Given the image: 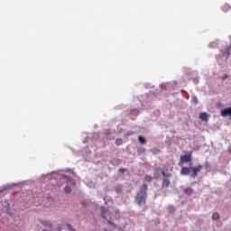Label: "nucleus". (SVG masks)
<instances>
[{
    "label": "nucleus",
    "instance_id": "6",
    "mask_svg": "<svg viewBox=\"0 0 231 231\" xmlns=\"http://www.w3.org/2000/svg\"><path fill=\"white\" fill-rule=\"evenodd\" d=\"M110 165H113V167H118V165H122V160L118 158H112L109 161Z\"/></svg>",
    "mask_w": 231,
    "mask_h": 231
},
{
    "label": "nucleus",
    "instance_id": "30",
    "mask_svg": "<svg viewBox=\"0 0 231 231\" xmlns=\"http://www.w3.org/2000/svg\"><path fill=\"white\" fill-rule=\"evenodd\" d=\"M133 134H134V132L133 131H128L125 134V136H133Z\"/></svg>",
    "mask_w": 231,
    "mask_h": 231
},
{
    "label": "nucleus",
    "instance_id": "28",
    "mask_svg": "<svg viewBox=\"0 0 231 231\" xmlns=\"http://www.w3.org/2000/svg\"><path fill=\"white\" fill-rule=\"evenodd\" d=\"M168 208H169V211L171 213L176 212V208H174V206H170Z\"/></svg>",
    "mask_w": 231,
    "mask_h": 231
},
{
    "label": "nucleus",
    "instance_id": "14",
    "mask_svg": "<svg viewBox=\"0 0 231 231\" xmlns=\"http://www.w3.org/2000/svg\"><path fill=\"white\" fill-rule=\"evenodd\" d=\"M162 174L163 176L162 180H169V178H171V176H172V174H171V172L165 171H162Z\"/></svg>",
    "mask_w": 231,
    "mask_h": 231
},
{
    "label": "nucleus",
    "instance_id": "5",
    "mask_svg": "<svg viewBox=\"0 0 231 231\" xmlns=\"http://www.w3.org/2000/svg\"><path fill=\"white\" fill-rule=\"evenodd\" d=\"M189 162H192L191 152H188L180 156V163H189Z\"/></svg>",
    "mask_w": 231,
    "mask_h": 231
},
{
    "label": "nucleus",
    "instance_id": "34",
    "mask_svg": "<svg viewBox=\"0 0 231 231\" xmlns=\"http://www.w3.org/2000/svg\"><path fill=\"white\" fill-rule=\"evenodd\" d=\"M108 225H112L113 226H115V224H113V222H111V220L107 221Z\"/></svg>",
    "mask_w": 231,
    "mask_h": 231
},
{
    "label": "nucleus",
    "instance_id": "7",
    "mask_svg": "<svg viewBox=\"0 0 231 231\" xmlns=\"http://www.w3.org/2000/svg\"><path fill=\"white\" fill-rule=\"evenodd\" d=\"M61 178H63V180H66L67 185H72V186H74L75 183H76V182H75V180H74L73 178L68 176V175L62 174V175H61Z\"/></svg>",
    "mask_w": 231,
    "mask_h": 231
},
{
    "label": "nucleus",
    "instance_id": "29",
    "mask_svg": "<svg viewBox=\"0 0 231 231\" xmlns=\"http://www.w3.org/2000/svg\"><path fill=\"white\" fill-rule=\"evenodd\" d=\"M100 212H101V214H106L107 212V208H106L105 207H101Z\"/></svg>",
    "mask_w": 231,
    "mask_h": 231
},
{
    "label": "nucleus",
    "instance_id": "1",
    "mask_svg": "<svg viewBox=\"0 0 231 231\" xmlns=\"http://www.w3.org/2000/svg\"><path fill=\"white\" fill-rule=\"evenodd\" d=\"M149 186H147L146 183H143L139 191L136 193L135 196V204L138 205V207H143L147 201V189Z\"/></svg>",
    "mask_w": 231,
    "mask_h": 231
},
{
    "label": "nucleus",
    "instance_id": "22",
    "mask_svg": "<svg viewBox=\"0 0 231 231\" xmlns=\"http://www.w3.org/2000/svg\"><path fill=\"white\" fill-rule=\"evenodd\" d=\"M137 152L139 155L143 154L145 152V148L144 147L138 148Z\"/></svg>",
    "mask_w": 231,
    "mask_h": 231
},
{
    "label": "nucleus",
    "instance_id": "11",
    "mask_svg": "<svg viewBox=\"0 0 231 231\" xmlns=\"http://www.w3.org/2000/svg\"><path fill=\"white\" fill-rule=\"evenodd\" d=\"M55 174H57V171H52L51 173L42 175L41 180H46V178H48V180H50V178H55Z\"/></svg>",
    "mask_w": 231,
    "mask_h": 231
},
{
    "label": "nucleus",
    "instance_id": "23",
    "mask_svg": "<svg viewBox=\"0 0 231 231\" xmlns=\"http://www.w3.org/2000/svg\"><path fill=\"white\" fill-rule=\"evenodd\" d=\"M217 46V42H211L208 45L209 48H216Z\"/></svg>",
    "mask_w": 231,
    "mask_h": 231
},
{
    "label": "nucleus",
    "instance_id": "18",
    "mask_svg": "<svg viewBox=\"0 0 231 231\" xmlns=\"http://www.w3.org/2000/svg\"><path fill=\"white\" fill-rule=\"evenodd\" d=\"M191 102L193 103V104H199V100H198V97H196V96H192L191 97Z\"/></svg>",
    "mask_w": 231,
    "mask_h": 231
},
{
    "label": "nucleus",
    "instance_id": "27",
    "mask_svg": "<svg viewBox=\"0 0 231 231\" xmlns=\"http://www.w3.org/2000/svg\"><path fill=\"white\" fill-rule=\"evenodd\" d=\"M67 228L69 231H77L75 230V228H73V226H71V224H67Z\"/></svg>",
    "mask_w": 231,
    "mask_h": 231
},
{
    "label": "nucleus",
    "instance_id": "36",
    "mask_svg": "<svg viewBox=\"0 0 231 231\" xmlns=\"http://www.w3.org/2000/svg\"><path fill=\"white\" fill-rule=\"evenodd\" d=\"M228 154H231V148L227 150Z\"/></svg>",
    "mask_w": 231,
    "mask_h": 231
},
{
    "label": "nucleus",
    "instance_id": "4",
    "mask_svg": "<svg viewBox=\"0 0 231 231\" xmlns=\"http://www.w3.org/2000/svg\"><path fill=\"white\" fill-rule=\"evenodd\" d=\"M23 182H18V183H8L6 185H3L0 187V194H3V192H6V190H12L14 187H19V185H23Z\"/></svg>",
    "mask_w": 231,
    "mask_h": 231
},
{
    "label": "nucleus",
    "instance_id": "19",
    "mask_svg": "<svg viewBox=\"0 0 231 231\" xmlns=\"http://www.w3.org/2000/svg\"><path fill=\"white\" fill-rule=\"evenodd\" d=\"M230 5L228 4L224 5V6L222 7L223 12H228V10H230Z\"/></svg>",
    "mask_w": 231,
    "mask_h": 231
},
{
    "label": "nucleus",
    "instance_id": "39",
    "mask_svg": "<svg viewBox=\"0 0 231 231\" xmlns=\"http://www.w3.org/2000/svg\"><path fill=\"white\" fill-rule=\"evenodd\" d=\"M206 169H208V164H206Z\"/></svg>",
    "mask_w": 231,
    "mask_h": 231
},
{
    "label": "nucleus",
    "instance_id": "12",
    "mask_svg": "<svg viewBox=\"0 0 231 231\" xmlns=\"http://www.w3.org/2000/svg\"><path fill=\"white\" fill-rule=\"evenodd\" d=\"M199 119L203 122H207V120H208V114L207 112H201L199 114Z\"/></svg>",
    "mask_w": 231,
    "mask_h": 231
},
{
    "label": "nucleus",
    "instance_id": "37",
    "mask_svg": "<svg viewBox=\"0 0 231 231\" xmlns=\"http://www.w3.org/2000/svg\"><path fill=\"white\" fill-rule=\"evenodd\" d=\"M116 192H120V189L116 188Z\"/></svg>",
    "mask_w": 231,
    "mask_h": 231
},
{
    "label": "nucleus",
    "instance_id": "15",
    "mask_svg": "<svg viewBox=\"0 0 231 231\" xmlns=\"http://www.w3.org/2000/svg\"><path fill=\"white\" fill-rule=\"evenodd\" d=\"M192 192H194V189H192V188H186L184 189V194H186V196H192Z\"/></svg>",
    "mask_w": 231,
    "mask_h": 231
},
{
    "label": "nucleus",
    "instance_id": "13",
    "mask_svg": "<svg viewBox=\"0 0 231 231\" xmlns=\"http://www.w3.org/2000/svg\"><path fill=\"white\" fill-rule=\"evenodd\" d=\"M171 185V180L169 179H162V188L167 189Z\"/></svg>",
    "mask_w": 231,
    "mask_h": 231
},
{
    "label": "nucleus",
    "instance_id": "9",
    "mask_svg": "<svg viewBox=\"0 0 231 231\" xmlns=\"http://www.w3.org/2000/svg\"><path fill=\"white\" fill-rule=\"evenodd\" d=\"M221 116H231V106L222 109Z\"/></svg>",
    "mask_w": 231,
    "mask_h": 231
},
{
    "label": "nucleus",
    "instance_id": "24",
    "mask_svg": "<svg viewBox=\"0 0 231 231\" xmlns=\"http://www.w3.org/2000/svg\"><path fill=\"white\" fill-rule=\"evenodd\" d=\"M160 88H161L162 91H165V89H167V84L166 83H162L160 85Z\"/></svg>",
    "mask_w": 231,
    "mask_h": 231
},
{
    "label": "nucleus",
    "instance_id": "21",
    "mask_svg": "<svg viewBox=\"0 0 231 231\" xmlns=\"http://www.w3.org/2000/svg\"><path fill=\"white\" fill-rule=\"evenodd\" d=\"M144 180L151 183V181H152V177H151V175H145Z\"/></svg>",
    "mask_w": 231,
    "mask_h": 231
},
{
    "label": "nucleus",
    "instance_id": "16",
    "mask_svg": "<svg viewBox=\"0 0 231 231\" xmlns=\"http://www.w3.org/2000/svg\"><path fill=\"white\" fill-rule=\"evenodd\" d=\"M65 194H71V186L69 184H67L63 189Z\"/></svg>",
    "mask_w": 231,
    "mask_h": 231
},
{
    "label": "nucleus",
    "instance_id": "20",
    "mask_svg": "<svg viewBox=\"0 0 231 231\" xmlns=\"http://www.w3.org/2000/svg\"><path fill=\"white\" fill-rule=\"evenodd\" d=\"M212 219L213 221H217L219 219V213H213Z\"/></svg>",
    "mask_w": 231,
    "mask_h": 231
},
{
    "label": "nucleus",
    "instance_id": "32",
    "mask_svg": "<svg viewBox=\"0 0 231 231\" xmlns=\"http://www.w3.org/2000/svg\"><path fill=\"white\" fill-rule=\"evenodd\" d=\"M227 79H228V75L224 74V75L222 76V80H226Z\"/></svg>",
    "mask_w": 231,
    "mask_h": 231
},
{
    "label": "nucleus",
    "instance_id": "3",
    "mask_svg": "<svg viewBox=\"0 0 231 231\" xmlns=\"http://www.w3.org/2000/svg\"><path fill=\"white\" fill-rule=\"evenodd\" d=\"M230 44L227 45L224 50L220 51V57L225 58V60H228L231 53V36H229Z\"/></svg>",
    "mask_w": 231,
    "mask_h": 231
},
{
    "label": "nucleus",
    "instance_id": "33",
    "mask_svg": "<svg viewBox=\"0 0 231 231\" xmlns=\"http://www.w3.org/2000/svg\"><path fill=\"white\" fill-rule=\"evenodd\" d=\"M153 115H155V116H160V110L154 111Z\"/></svg>",
    "mask_w": 231,
    "mask_h": 231
},
{
    "label": "nucleus",
    "instance_id": "17",
    "mask_svg": "<svg viewBox=\"0 0 231 231\" xmlns=\"http://www.w3.org/2000/svg\"><path fill=\"white\" fill-rule=\"evenodd\" d=\"M138 141L140 143H142L143 145L147 143V140H145V137H143V135H139L138 136Z\"/></svg>",
    "mask_w": 231,
    "mask_h": 231
},
{
    "label": "nucleus",
    "instance_id": "38",
    "mask_svg": "<svg viewBox=\"0 0 231 231\" xmlns=\"http://www.w3.org/2000/svg\"><path fill=\"white\" fill-rule=\"evenodd\" d=\"M86 142H88V138L85 139L84 143H86Z\"/></svg>",
    "mask_w": 231,
    "mask_h": 231
},
{
    "label": "nucleus",
    "instance_id": "26",
    "mask_svg": "<svg viewBox=\"0 0 231 231\" xmlns=\"http://www.w3.org/2000/svg\"><path fill=\"white\" fill-rule=\"evenodd\" d=\"M126 171H127V169H125V168H120L118 170V172H120V174H125Z\"/></svg>",
    "mask_w": 231,
    "mask_h": 231
},
{
    "label": "nucleus",
    "instance_id": "31",
    "mask_svg": "<svg viewBox=\"0 0 231 231\" xmlns=\"http://www.w3.org/2000/svg\"><path fill=\"white\" fill-rule=\"evenodd\" d=\"M80 205H82V207L84 208H86L88 207V203H86V201H84V200L80 202Z\"/></svg>",
    "mask_w": 231,
    "mask_h": 231
},
{
    "label": "nucleus",
    "instance_id": "35",
    "mask_svg": "<svg viewBox=\"0 0 231 231\" xmlns=\"http://www.w3.org/2000/svg\"><path fill=\"white\" fill-rule=\"evenodd\" d=\"M101 217H102L103 219H106V216H105L104 214H102V213H101Z\"/></svg>",
    "mask_w": 231,
    "mask_h": 231
},
{
    "label": "nucleus",
    "instance_id": "8",
    "mask_svg": "<svg viewBox=\"0 0 231 231\" xmlns=\"http://www.w3.org/2000/svg\"><path fill=\"white\" fill-rule=\"evenodd\" d=\"M5 206H4V209L5 210L6 214L11 215L12 214V208L10 207V203H8V200L5 199L4 201Z\"/></svg>",
    "mask_w": 231,
    "mask_h": 231
},
{
    "label": "nucleus",
    "instance_id": "2",
    "mask_svg": "<svg viewBox=\"0 0 231 231\" xmlns=\"http://www.w3.org/2000/svg\"><path fill=\"white\" fill-rule=\"evenodd\" d=\"M203 166L199 165L197 167H182L180 170L181 176H191V178H198V172H201Z\"/></svg>",
    "mask_w": 231,
    "mask_h": 231
},
{
    "label": "nucleus",
    "instance_id": "25",
    "mask_svg": "<svg viewBox=\"0 0 231 231\" xmlns=\"http://www.w3.org/2000/svg\"><path fill=\"white\" fill-rule=\"evenodd\" d=\"M122 143H124V141H122V139L118 138L116 140V145H122Z\"/></svg>",
    "mask_w": 231,
    "mask_h": 231
},
{
    "label": "nucleus",
    "instance_id": "10",
    "mask_svg": "<svg viewBox=\"0 0 231 231\" xmlns=\"http://www.w3.org/2000/svg\"><path fill=\"white\" fill-rule=\"evenodd\" d=\"M40 223L43 226H47V228H51V226H53V224H51V222H50V220H40Z\"/></svg>",
    "mask_w": 231,
    "mask_h": 231
}]
</instances>
